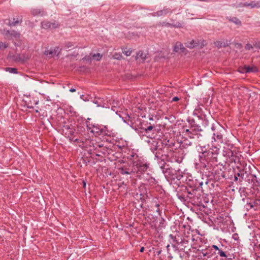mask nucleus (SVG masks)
<instances>
[{"label":"nucleus","instance_id":"f257e3e1","mask_svg":"<svg viewBox=\"0 0 260 260\" xmlns=\"http://www.w3.org/2000/svg\"><path fill=\"white\" fill-rule=\"evenodd\" d=\"M160 169L170 184L176 185L178 187L181 186V184L186 174L185 172H182L180 169L173 168L169 164H163Z\"/></svg>","mask_w":260,"mask_h":260},{"label":"nucleus","instance_id":"f03ea898","mask_svg":"<svg viewBox=\"0 0 260 260\" xmlns=\"http://www.w3.org/2000/svg\"><path fill=\"white\" fill-rule=\"evenodd\" d=\"M196 165L197 166L200 165H202V171L208 176H213L215 179H218L225 177L223 171L224 166L222 164H214L213 166L211 164H196Z\"/></svg>","mask_w":260,"mask_h":260},{"label":"nucleus","instance_id":"7ed1b4c3","mask_svg":"<svg viewBox=\"0 0 260 260\" xmlns=\"http://www.w3.org/2000/svg\"><path fill=\"white\" fill-rule=\"evenodd\" d=\"M236 169L235 170L234 181L241 182L242 180L249 181L253 180V176L251 171L250 166H247V164H238Z\"/></svg>","mask_w":260,"mask_h":260},{"label":"nucleus","instance_id":"20e7f679","mask_svg":"<svg viewBox=\"0 0 260 260\" xmlns=\"http://www.w3.org/2000/svg\"><path fill=\"white\" fill-rule=\"evenodd\" d=\"M202 190H189L188 196V198H188L189 199L188 202L194 206L199 207L200 209L205 208V204L208 203V201L205 197Z\"/></svg>","mask_w":260,"mask_h":260},{"label":"nucleus","instance_id":"39448f33","mask_svg":"<svg viewBox=\"0 0 260 260\" xmlns=\"http://www.w3.org/2000/svg\"><path fill=\"white\" fill-rule=\"evenodd\" d=\"M169 238L174 249H178L179 250H185L186 248L189 249L188 241L185 238H182L179 235L174 236L173 234H170Z\"/></svg>","mask_w":260,"mask_h":260},{"label":"nucleus","instance_id":"423d86ee","mask_svg":"<svg viewBox=\"0 0 260 260\" xmlns=\"http://www.w3.org/2000/svg\"><path fill=\"white\" fill-rule=\"evenodd\" d=\"M131 164L128 168L126 167H122L120 169V173L121 174H131L132 173H142L147 170L148 168V164Z\"/></svg>","mask_w":260,"mask_h":260},{"label":"nucleus","instance_id":"0eeeda50","mask_svg":"<svg viewBox=\"0 0 260 260\" xmlns=\"http://www.w3.org/2000/svg\"><path fill=\"white\" fill-rule=\"evenodd\" d=\"M182 183H185L191 190L195 189L197 191L203 190L202 185L204 182L196 179L189 173H186Z\"/></svg>","mask_w":260,"mask_h":260},{"label":"nucleus","instance_id":"6e6552de","mask_svg":"<svg viewBox=\"0 0 260 260\" xmlns=\"http://www.w3.org/2000/svg\"><path fill=\"white\" fill-rule=\"evenodd\" d=\"M200 162L206 161L207 162H214L217 161V153L212 151H204L199 154Z\"/></svg>","mask_w":260,"mask_h":260},{"label":"nucleus","instance_id":"1a4fd4ad","mask_svg":"<svg viewBox=\"0 0 260 260\" xmlns=\"http://www.w3.org/2000/svg\"><path fill=\"white\" fill-rule=\"evenodd\" d=\"M199 256L203 259L211 258L216 252L214 251L211 246L206 247L205 248L198 250Z\"/></svg>","mask_w":260,"mask_h":260},{"label":"nucleus","instance_id":"9d476101","mask_svg":"<svg viewBox=\"0 0 260 260\" xmlns=\"http://www.w3.org/2000/svg\"><path fill=\"white\" fill-rule=\"evenodd\" d=\"M245 207L247 211L253 209L254 211H258L260 210V199L255 197V199H250L247 200Z\"/></svg>","mask_w":260,"mask_h":260},{"label":"nucleus","instance_id":"9b49d317","mask_svg":"<svg viewBox=\"0 0 260 260\" xmlns=\"http://www.w3.org/2000/svg\"><path fill=\"white\" fill-rule=\"evenodd\" d=\"M212 247L215 250L216 254L219 255L220 257L224 258V259L229 260L232 259V258L228 257L230 254L228 251H224L221 248H219L216 245H212Z\"/></svg>","mask_w":260,"mask_h":260},{"label":"nucleus","instance_id":"f8f14e48","mask_svg":"<svg viewBox=\"0 0 260 260\" xmlns=\"http://www.w3.org/2000/svg\"><path fill=\"white\" fill-rule=\"evenodd\" d=\"M3 34L8 39H18L20 37V33L18 31L12 30H4Z\"/></svg>","mask_w":260,"mask_h":260},{"label":"nucleus","instance_id":"ddd939ff","mask_svg":"<svg viewBox=\"0 0 260 260\" xmlns=\"http://www.w3.org/2000/svg\"><path fill=\"white\" fill-rule=\"evenodd\" d=\"M239 7H246L250 8V9L260 8V1H251L250 3L246 2L244 3H240Z\"/></svg>","mask_w":260,"mask_h":260},{"label":"nucleus","instance_id":"4468645a","mask_svg":"<svg viewBox=\"0 0 260 260\" xmlns=\"http://www.w3.org/2000/svg\"><path fill=\"white\" fill-rule=\"evenodd\" d=\"M239 192L240 194L241 197L242 198L241 200L244 202H247V200L249 201L250 200V198L248 197V193L247 192V189L245 187H240L239 189Z\"/></svg>","mask_w":260,"mask_h":260},{"label":"nucleus","instance_id":"2eb2a0df","mask_svg":"<svg viewBox=\"0 0 260 260\" xmlns=\"http://www.w3.org/2000/svg\"><path fill=\"white\" fill-rule=\"evenodd\" d=\"M189 191V189L187 188V186H186L185 190L183 191L182 194H181L178 192L177 193V196L178 198L182 202H188L189 199H188V196Z\"/></svg>","mask_w":260,"mask_h":260},{"label":"nucleus","instance_id":"dca6fc26","mask_svg":"<svg viewBox=\"0 0 260 260\" xmlns=\"http://www.w3.org/2000/svg\"><path fill=\"white\" fill-rule=\"evenodd\" d=\"M41 26L44 29H52L56 28L58 24L55 23H51L48 21H44L41 23Z\"/></svg>","mask_w":260,"mask_h":260},{"label":"nucleus","instance_id":"f3484780","mask_svg":"<svg viewBox=\"0 0 260 260\" xmlns=\"http://www.w3.org/2000/svg\"><path fill=\"white\" fill-rule=\"evenodd\" d=\"M59 53V48L58 47H56L53 48H51L50 50H46L44 52V54L46 55L54 56V55H58Z\"/></svg>","mask_w":260,"mask_h":260},{"label":"nucleus","instance_id":"a211bd4d","mask_svg":"<svg viewBox=\"0 0 260 260\" xmlns=\"http://www.w3.org/2000/svg\"><path fill=\"white\" fill-rule=\"evenodd\" d=\"M172 11L170 9L164 8L162 10L158 11L156 12L153 13L152 14L153 16H162L164 15H166L169 13H171Z\"/></svg>","mask_w":260,"mask_h":260},{"label":"nucleus","instance_id":"6ab92c4d","mask_svg":"<svg viewBox=\"0 0 260 260\" xmlns=\"http://www.w3.org/2000/svg\"><path fill=\"white\" fill-rule=\"evenodd\" d=\"M30 12L31 14L35 16H43L46 14L45 11L43 9L39 8H33L31 10Z\"/></svg>","mask_w":260,"mask_h":260},{"label":"nucleus","instance_id":"aec40b11","mask_svg":"<svg viewBox=\"0 0 260 260\" xmlns=\"http://www.w3.org/2000/svg\"><path fill=\"white\" fill-rule=\"evenodd\" d=\"M174 251L181 259L188 257V253L186 250H179L178 249H174Z\"/></svg>","mask_w":260,"mask_h":260},{"label":"nucleus","instance_id":"412c9836","mask_svg":"<svg viewBox=\"0 0 260 260\" xmlns=\"http://www.w3.org/2000/svg\"><path fill=\"white\" fill-rule=\"evenodd\" d=\"M102 129L103 128L99 125H93L92 128L90 131V132L93 133L95 136L101 135Z\"/></svg>","mask_w":260,"mask_h":260},{"label":"nucleus","instance_id":"4be33fe9","mask_svg":"<svg viewBox=\"0 0 260 260\" xmlns=\"http://www.w3.org/2000/svg\"><path fill=\"white\" fill-rule=\"evenodd\" d=\"M22 22V16H19L17 18H14L13 21L12 22H11L10 21H9L8 24L10 26H15L18 24H19V23H21Z\"/></svg>","mask_w":260,"mask_h":260},{"label":"nucleus","instance_id":"5701e85b","mask_svg":"<svg viewBox=\"0 0 260 260\" xmlns=\"http://www.w3.org/2000/svg\"><path fill=\"white\" fill-rule=\"evenodd\" d=\"M185 50V48L183 47V45L180 42H177L175 43L173 49L174 51L178 52L181 50L182 52H184Z\"/></svg>","mask_w":260,"mask_h":260},{"label":"nucleus","instance_id":"b1692460","mask_svg":"<svg viewBox=\"0 0 260 260\" xmlns=\"http://www.w3.org/2000/svg\"><path fill=\"white\" fill-rule=\"evenodd\" d=\"M113 134V133L112 132V131L108 130L107 129V127L106 126L103 127L102 130L101 135L107 136H112Z\"/></svg>","mask_w":260,"mask_h":260},{"label":"nucleus","instance_id":"393cba45","mask_svg":"<svg viewBox=\"0 0 260 260\" xmlns=\"http://www.w3.org/2000/svg\"><path fill=\"white\" fill-rule=\"evenodd\" d=\"M257 71V69L255 67H250V66H245L244 71L243 72L245 73H250V72H255Z\"/></svg>","mask_w":260,"mask_h":260},{"label":"nucleus","instance_id":"a878e982","mask_svg":"<svg viewBox=\"0 0 260 260\" xmlns=\"http://www.w3.org/2000/svg\"><path fill=\"white\" fill-rule=\"evenodd\" d=\"M146 57V54L141 51H139L136 56V59H141L142 61H144Z\"/></svg>","mask_w":260,"mask_h":260},{"label":"nucleus","instance_id":"bb28decb","mask_svg":"<svg viewBox=\"0 0 260 260\" xmlns=\"http://www.w3.org/2000/svg\"><path fill=\"white\" fill-rule=\"evenodd\" d=\"M166 221L163 217H161L159 220L158 228L161 230L165 228L166 226Z\"/></svg>","mask_w":260,"mask_h":260},{"label":"nucleus","instance_id":"cd10ccee","mask_svg":"<svg viewBox=\"0 0 260 260\" xmlns=\"http://www.w3.org/2000/svg\"><path fill=\"white\" fill-rule=\"evenodd\" d=\"M186 44V47L189 48H193L197 45V43H195L193 40L188 41Z\"/></svg>","mask_w":260,"mask_h":260},{"label":"nucleus","instance_id":"c85d7f7f","mask_svg":"<svg viewBox=\"0 0 260 260\" xmlns=\"http://www.w3.org/2000/svg\"><path fill=\"white\" fill-rule=\"evenodd\" d=\"M230 21L233 22L237 25H240L241 24V21L236 17H232L229 19Z\"/></svg>","mask_w":260,"mask_h":260},{"label":"nucleus","instance_id":"c756f323","mask_svg":"<svg viewBox=\"0 0 260 260\" xmlns=\"http://www.w3.org/2000/svg\"><path fill=\"white\" fill-rule=\"evenodd\" d=\"M254 193L255 194V197L259 198L260 199V187L254 188Z\"/></svg>","mask_w":260,"mask_h":260},{"label":"nucleus","instance_id":"7c9ffc66","mask_svg":"<svg viewBox=\"0 0 260 260\" xmlns=\"http://www.w3.org/2000/svg\"><path fill=\"white\" fill-rule=\"evenodd\" d=\"M222 138V136L221 134H215V133H214L213 139H214V141H216V140L221 141Z\"/></svg>","mask_w":260,"mask_h":260},{"label":"nucleus","instance_id":"2f4dec72","mask_svg":"<svg viewBox=\"0 0 260 260\" xmlns=\"http://www.w3.org/2000/svg\"><path fill=\"white\" fill-rule=\"evenodd\" d=\"M117 146L120 149H123L127 146V143L126 141H122L121 143L119 142L117 144Z\"/></svg>","mask_w":260,"mask_h":260},{"label":"nucleus","instance_id":"473e14b6","mask_svg":"<svg viewBox=\"0 0 260 260\" xmlns=\"http://www.w3.org/2000/svg\"><path fill=\"white\" fill-rule=\"evenodd\" d=\"M102 55L100 53L94 54L92 55V57L93 59L97 61H99L101 59Z\"/></svg>","mask_w":260,"mask_h":260},{"label":"nucleus","instance_id":"72a5a7b5","mask_svg":"<svg viewBox=\"0 0 260 260\" xmlns=\"http://www.w3.org/2000/svg\"><path fill=\"white\" fill-rule=\"evenodd\" d=\"M167 25L168 26H172L175 27H182V24L180 22H176L175 24H170V23H167Z\"/></svg>","mask_w":260,"mask_h":260},{"label":"nucleus","instance_id":"f704fd0d","mask_svg":"<svg viewBox=\"0 0 260 260\" xmlns=\"http://www.w3.org/2000/svg\"><path fill=\"white\" fill-rule=\"evenodd\" d=\"M7 71L11 73L16 74L17 73V69L16 68H7L6 69Z\"/></svg>","mask_w":260,"mask_h":260},{"label":"nucleus","instance_id":"c9c22d12","mask_svg":"<svg viewBox=\"0 0 260 260\" xmlns=\"http://www.w3.org/2000/svg\"><path fill=\"white\" fill-rule=\"evenodd\" d=\"M154 127L153 126L150 125L149 126H148L147 128H142V129L144 130V131L145 132V133L147 134L149 131L152 130L153 129Z\"/></svg>","mask_w":260,"mask_h":260},{"label":"nucleus","instance_id":"e433bc0d","mask_svg":"<svg viewBox=\"0 0 260 260\" xmlns=\"http://www.w3.org/2000/svg\"><path fill=\"white\" fill-rule=\"evenodd\" d=\"M215 45L216 46L219 47L226 46V45L225 44V43H223L222 42H221L220 41H217V42H215Z\"/></svg>","mask_w":260,"mask_h":260},{"label":"nucleus","instance_id":"4c0bfd02","mask_svg":"<svg viewBox=\"0 0 260 260\" xmlns=\"http://www.w3.org/2000/svg\"><path fill=\"white\" fill-rule=\"evenodd\" d=\"M155 207L156 208V209L160 208H164L165 207V205L162 203H156L155 204Z\"/></svg>","mask_w":260,"mask_h":260},{"label":"nucleus","instance_id":"58836bf2","mask_svg":"<svg viewBox=\"0 0 260 260\" xmlns=\"http://www.w3.org/2000/svg\"><path fill=\"white\" fill-rule=\"evenodd\" d=\"M123 53L125 54V55H126V56H129L132 53V51L130 50L129 49L127 50L126 48H125L123 49Z\"/></svg>","mask_w":260,"mask_h":260},{"label":"nucleus","instance_id":"ea45409f","mask_svg":"<svg viewBox=\"0 0 260 260\" xmlns=\"http://www.w3.org/2000/svg\"><path fill=\"white\" fill-rule=\"evenodd\" d=\"M86 127H87V130L88 131L90 132V131L92 128L93 125L90 124L88 121H86Z\"/></svg>","mask_w":260,"mask_h":260},{"label":"nucleus","instance_id":"a19ab883","mask_svg":"<svg viewBox=\"0 0 260 260\" xmlns=\"http://www.w3.org/2000/svg\"><path fill=\"white\" fill-rule=\"evenodd\" d=\"M113 58L116 59L120 60L122 58V55L120 54L115 53L113 55Z\"/></svg>","mask_w":260,"mask_h":260},{"label":"nucleus","instance_id":"79ce46f5","mask_svg":"<svg viewBox=\"0 0 260 260\" xmlns=\"http://www.w3.org/2000/svg\"><path fill=\"white\" fill-rule=\"evenodd\" d=\"M8 47V45L5 43L0 42V49H5Z\"/></svg>","mask_w":260,"mask_h":260},{"label":"nucleus","instance_id":"37998d69","mask_svg":"<svg viewBox=\"0 0 260 260\" xmlns=\"http://www.w3.org/2000/svg\"><path fill=\"white\" fill-rule=\"evenodd\" d=\"M162 250L161 249H156L154 251L155 255L159 256Z\"/></svg>","mask_w":260,"mask_h":260},{"label":"nucleus","instance_id":"c03bdc74","mask_svg":"<svg viewBox=\"0 0 260 260\" xmlns=\"http://www.w3.org/2000/svg\"><path fill=\"white\" fill-rule=\"evenodd\" d=\"M253 48V46L250 44H247L245 46V49L246 50H250Z\"/></svg>","mask_w":260,"mask_h":260},{"label":"nucleus","instance_id":"a18cd8bd","mask_svg":"<svg viewBox=\"0 0 260 260\" xmlns=\"http://www.w3.org/2000/svg\"><path fill=\"white\" fill-rule=\"evenodd\" d=\"M164 209V208H161L156 209V212L157 213H158V215H159V216H161V213H162V209Z\"/></svg>","mask_w":260,"mask_h":260},{"label":"nucleus","instance_id":"49530a36","mask_svg":"<svg viewBox=\"0 0 260 260\" xmlns=\"http://www.w3.org/2000/svg\"><path fill=\"white\" fill-rule=\"evenodd\" d=\"M253 46L257 48L260 49V42H256L253 44Z\"/></svg>","mask_w":260,"mask_h":260},{"label":"nucleus","instance_id":"de8ad7c7","mask_svg":"<svg viewBox=\"0 0 260 260\" xmlns=\"http://www.w3.org/2000/svg\"><path fill=\"white\" fill-rule=\"evenodd\" d=\"M73 46V44L71 42H68L66 44V47L67 48H70Z\"/></svg>","mask_w":260,"mask_h":260},{"label":"nucleus","instance_id":"09e8293b","mask_svg":"<svg viewBox=\"0 0 260 260\" xmlns=\"http://www.w3.org/2000/svg\"><path fill=\"white\" fill-rule=\"evenodd\" d=\"M179 100V98L178 96H174L172 98V102H177Z\"/></svg>","mask_w":260,"mask_h":260},{"label":"nucleus","instance_id":"8fccbe9b","mask_svg":"<svg viewBox=\"0 0 260 260\" xmlns=\"http://www.w3.org/2000/svg\"><path fill=\"white\" fill-rule=\"evenodd\" d=\"M236 46H237V47H240V48H241L242 47V44H239V43L237 44L236 45Z\"/></svg>","mask_w":260,"mask_h":260},{"label":"nucleus","instance_id":"3c124183","mask_svg":"<svg viewBox=\"0 0 260 260\" xmlns=\"http://www.w3.org/2000/svg\"><path fill=\"white\" fill-rule=\"evenodd\" d=\"M70 91L71 92H75V91H76V89H75V88H71L70 89Z\"/></svg>","mask_w":260,"mask_h":260},{"label":"nucleus","instance_id":"603ef678","mask_svg":"<svg viewBox=\"0 0 260 260\" xmlns=\"http://www.w3.org/2000/svg\"><path fill=\"white\" fill-rule=\"evenodd\" d=\"M144 250V247H142L140 249V252H143Z\"/></svg>","mask_w":260,"mask_h":260},{"label":"nucleus","instance_id":"864d4df0","mask_svg":"<svg viewBox=\"0 0 260 260\" xmlns=\"http://www.w3.org/2000/svg\"><path fill=\"white\" fill-rule=\"evenodd\" d=\"M64 127L66 129H71L70 126H69V125L64 126Z\"/></svg>","mask_w":260,"mask_h":260},{"label":"nucleus","instance_id":"5fc2aeb1","mask_svg":"<svg viewBox=\"0 0 260 260\" xmlns=\"http://www.w3.org/2000/svg\"><path fill=\"white\" fill-rule=\"evenodd\" d=\"M74 133L72 129H71L69 132V133L70 134H73V133Z\"/></svg>","mask_w":260,"mask_h":260},{"label":"nucleus","instance_id":"6e6d98bb","mask_svg":"<svg viewBox=\"0 0 260 260\" xmlns=\"http://www.w3.org/2000/svg\"><path fill=\"white\" fill-rule=\"evenodd\" d=\"M83 186H84V187H85L86 186V183H85V182L83 181Z\"/></svg>","mask_w":260,"mask_h":260},{"label":"nucleus","instance_id":"4d7b16f0","mask_svg":"<svg viewBox=\"0 0 260 260\" xmlns=\"http://www.w3.org/2000/svg\"><path fill=\"white\" fill-rule=\"evenodd\" d=\"M208 183V181L207 180H206L205 184L207 185Z\"/></svg>","mask_w":260,"mask_h":260},{"label":"nucleus","instance_id":"13d9d810","mask_svg":"<svg viewBox=\"0 0 260 260\" xmlns=\"http://www.w3.org/2000/svg\"><path fill=\"white\" fill-rule=\"evenodd\" d=\"M212 129L213 131H214V126H212Z\"/></svg>","mask_w":260,"mask_h":260},{"label":"nucleus","instance_id":"bf43d9fd","mask_svg":"<svg viewBox=\"0 0 260 260\" xmlns=\"http://www.w3.org/2000/svg\"><path fill=\"white\" fill-rule=\"evenodd\" d=\"M152 119H153L152 118H150V120H152Z\"/></svg>","mask_w":260,"mask_h":260}]
</instances>
